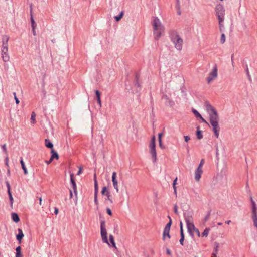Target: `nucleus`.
Instances as JSON below:
<instances>
[{
  "label": "nucleus",
  "instance_id": "obj_1",
  "mask_svg": "<svg viewBox=\"0 0 257 257\" xmlns=\"http://www.w3.org/2000/svg\"><path fill=\"white\" fill-rule=\"evenodd\" d=\"M204 106L209 115V121L213 128V131L216 138L219 136L220 127L218 124L219 117L216 109L210 103L206 101L204 103Z\"/></svg>",
  "mask_w": 257,
  "mask_h": 257
},
{
  "label": "nucleus",
  "instance_id": "obj_2",
  "mask_svg": "<svg viewBox=\"0 0 257 257\" xmlns=\"http://www.w3.org/2000/svg\"><path fill=\"white\" fill-rule=\"evenodd\" d=\"M100 234L102 241L103 243H107L110 247H113L116 249V246L114 241V237L112 235H109V241L107 238V232L105 228V222L104 220L101 221L100 222Z\"/></svg>",
  "mask_w": 257,
  "mask_h": 257
},
{
  "label": "nucleus",
  "instance_id": "obj_3",
  "mask_svg": "<svg viewBox=\"0 0 257 257\" xmlns=\"http://www.w3.org/2000/svg\"><path fill=\"white\" fill-rule=\"evenodd\" d=\"M170 37L172 42L175 45V47L178 50H182L183 41L177 31L172 30L170 32Z\"/></svg>",
  "mask_w": 257,
  "mask_h": 257
},
{
  "label": "nucleus",
  "instance_id": "obj_4",
  "mask_svg": "<svg viewBox=\"0 0 257 257\" xmlns=\"http://www.w3.org/2000/svg\"><path fill=\"white\" fill-rule=\"evenodd\" d=\"M153 29L154 38L155 40H158L163 31V27L161 25L160 20L158 17H155L153 20Z\"/></svg>",
  "mask_w": 257,
  "mask_h": 257
},
{
  "label": "nucleus",
  "instance_id": "obj_5",
  "mask_svg": "<svg viewBox=\"0 0 257 257\" xmlns=\"http://www.w3.org/2000/svg\"><path fill=\"white\" fill-rule=\"evenodd\" d=\"M215 14L218 18L219 23L224 20L225 9L222 5L219 4L215 7Z\"/></svg>",
  "mask_w": 257,
  "mask_h": 257
},
{
  "label": "nucleus",
  "instance_id": "obj_6",
  "mask_svg": "<svg viewBox=\"0 0 257 257\" xmlns=\"http://www.w3.org/2000/svg\"><path fill=\"white\" fill-rule=\"evenodd\" d=\"M250 201L251 203V217L254 226L257 229V205L252 197L250 198Z\"/></svg>",
  "mask_w": 257,
  "mask_h": 257
},
{
  "label": "nucleus",
  "instance_id": "obj_7",
  "mask_svg": "<svg viewBox=\"0 0 257 257\" xmlns=\"http://www.w3.org/2000/svg\"><path fill=\"white\" fill-rule=\"evenodd\" d=\"M187 229L189 234L193 237L194 233H195L198 237L200 236V232L199 230L196 228L193 223H190L187 225Z\"/></svg>",
  "mask_w": 257,
  "mask_h": 257
},
{
  "label": "nucleus",
  "instance_id": "obj_8",
  "mask_svg": "<svg viewBox=\"0 0 257 257\" xmlns=\"http://www.w3.org/2000/svg\"><path fill=\"white\" fill-rule=\"evenodd\" d=\"M217 76V65H215L213 68L211 72L209 73V76L207 78V81L208 83H210L214 78Z\"/></svg>",
  "mask_w": 257,
  "mask_h": 257
},
{
  "label": "nucleus",
  "instance_id": "obj_9",
  "mask_svg": "<svg viewBox=\"0 0 257 257\" xmlns=\"http://www.w3.org/2000/svg\"><path fill=\"white\" fill-rule=\"evenodd\" d=\"M139 78V74L136 73L134 81V86L136 88V92H137L140 91L141 89V82L140 81Z\"/></svg>",
  "mask_w": 257,
  "mask_h": 257
},
{
  "label": "nucleus",
  "instance_id": "obj_10",
  "mask_svg": "<svg viewBox=\"0 0 257 257\" xmlns=\"http://www.w3.org/2000/svg\"><path fill=\"white\" fill-rule=\"evenodd\" d=\"M94 203L96 205H98V202L97 200V194L98 192V187L97 181L96 180V174H94Z\"/></svg>",
  "mask_w": 257,
  "mask_h": 257
},
{
  "label": "nucleus",
  "instance_id": "obj_11",
  "mask_svg": "<svg viewBox=\"0 0 257 257\" xmlns=\"http://www.w3.org/2000/svg\"><path fill=\"white\" fill-rule=\"evenodd\" d=\"M184 218L185 222L187 224V226L189 225L190 223H193L192 213L188 212L184 213Z\"/></svg>",
  "mask_w": 257,
  "mask_h": 257
},
{
  "label": "nucleus",
  "instance_id": "obj_12",
  "mask_svg": "<svg viewBox=\"0 0 257 257\" xmlns=\"http://www.w3.org/2000/svg\"><path fill=\"white\" fill-rule=\"evenodd\" d=\"M150 153L152 155L153 162L155 163L157 160L156 146H150Z\"/></svg>",
  "mask_w": 257,
  "mask_h": 257
},
{
  "label": "nucleus",
  "instance_id": "obj_13",
  "mask_svg": "<svg viewBox=\"0 0 257 257\" xmlns=\"http://www.w3.org/2000/svg\"><path fill=\"white\" fill-rule=\"evenodd\" d=\"M116 172H113L112 175V181L113 183V186L114 188V189H116V191L117 192H118L119 189H118V182L116 179Z\"/></svg>",
  "mask_w": 257,
  "mask_h": 257
},
{
  "label": "nucleus",
  "instance_id": "obj_14",
  "mask_svg": "<svg viewBox=\"0 0 257 257\" xmlns=\"http://www.w3.org/2000/svg\"><path fill=\"white\" fill-rule=\"evenodd\" d=\"M48 148L51 149V152L52 153L51 157L50 158V161H52L54 159H58L59 155L57 152L53 149V146H46Z\"/></svg>",
  "mask_w": 257,
  "mask_h": 257
},
{
  "label": "nucleus",
  "instance_id": "obj_15",
  "mask_svg": "<svg viewBox=\"0 0 257 257\" xmlns=\"http://www.w3.org/2000/svg\"><path fill=\"white\" fill-rule=\"evenodd\" d=\"M202 173V170H200L198 169L196 170L195 172V179L196 181L198 182L200 180Z\"/></svg>",
  "mask_w": 257,
  "mask_h": 257
},
{
  "label": "nucleus",
  "instance_id": "obj_16",
  "mask_svg": "<svg viewBox=\"0 0 257 257\" xmlns=\"http://www.w3.org/2000/svg\"><path fill=\"white\" fill-rule=\"evenodd\" d=\"M18 234L17 235L16 238L19 241V243H21V240L24 237V234L23 233V231L21 229L18 228Z\"/></svg>",
  "mask_w": 257,
  "mask_h": 257
},
{
  "label": "nucleus",
  "instance_id": "obj_17",
  "mask_svg": "<svg viewBox=\"0 0 257 257\" xmlns=\"http://www.w3.org/2000/svg\"><path fill=\"white\" fill-rule=\"evenodd\" d=\"M94 143L97 145H100L103 143L102 135H98L96 136Z\"/></svg>",
  "mask_w": 257,
  "mask_h": 257
},
{
  "label": "nucleus",
  "instance_id": "obj_18",
  "mask_svg": "<svg viewBox=\"0 0 257 257\" xmlns=\"http://www.w3.org/2000/svg\"><path fill=\"white\" fill-rule=\"evenodd\" d=\"M30 7L31 8V6H30ZM30 13H31V27L33 29H35L36 26H37V24L33 17V16H32V9L31 8V10H30Z\"/></svg>",
  "mask_w": 257,
  "mask_h": 257
},
{
  "label": "nucleus",
  "instance_id": "obj_19",
  "mask_svg": "<svg viewBox=\"0 0 257 257\" xmlns=\"http://www.w3.org/2000/svg\"><path fill=\"white\" fill-rule=\"evenodd\" d=\"M2 59H3V60L6 62H8L9 61V59H10V57L9 56V54H8V52H6V53H2Z\"/></svg>",
  "mask_w": 257,
  "mask_h": 257
},
{
  "label": "nucleus",
  "instance_id": "obj_20",
  "mask_svg": "<svg viewBox=\"0 0 257 257\" xmlns=\"http://www.w3.org/2000/svg\"><path fill=\"white\" fill-rule=\"evenodd\" d=\"M9 40V37L8 35H3L2 37V45H8V42Z\"/></svg>",
  "mask_w": 257,
  "mask_h": 257
},
{
  "label": "nucleus",
  "instance_id": "obj_21",
  "mask_svg": "<svg viewBox=\"0 0 257 257\" xmlns=\"http://www.w3.org/2000/svg\"><path fill=\"white\" fill-rule=\"evenodd\" d=\"M12 218L13 221L17 223L20 221L19 217L18 215V214L16 213H12L11 214Z\"/></svg>",
  "mask_w": 257,
  "mask_h": 257
},
{
  "label": "nucleus",
  "instance_id": "obj_22",
  "mask_svg": "<svg viewBox=\"0 0 257 257\" xmlns=\"http://www.w3.org/2000/svg\"><path fill=\"white\" fill-rule=\"evenodd\" d=\"M196 137L199 140H200L203 138L202 131L199 130V126H197V127Z\"/></svg>",
  "mask_w": 257,
  "mask_h": 257
},
{
  "label": "nucleus",
  "instance_id": "obj_23",
  "mask_svg": "<svg viewBox=\"0 0 257 257\" xmlns=\"http://www.w3.org/2000/svg\"><path fill=\"white\" fill-rule=\"evenodd\" d=\"M124 15V11H121L120 12L119 14L117 16H114V19L116 22H119L121 18L123 17Z\"/></svg>",
  "mask_w": 257,
  "mask_h": 257
},
{
  "label": "nucleus",
  "instance_id": "obj_24",
  "mask_svg": "<svg viewBox=\"0 0 257 257\" xmlns=\"http://www.w3.org/2000/svg\"><path fill=\"white\" fill-rule=\"evenodd\" d=\"M36 114L34 112H32L31 116V123L33 124L36 123Z\"/></svg>",
  "mask_w": 257,
  "mask_h": 257
},
{
  "label": "nucleus",
  "instance_id": "obj_25",
  "mask_svg": "<svg viewBox=\"0 0 257 257\" xmlns=\"http://www.w3.org/2000/svg\"><path fill=\"white\" fill-rule=\"evenodd\" d=\"M170 230L164 228L163 232V239H165V236H167L169 238H170V235L169 234Z\"/></svg>",
  "mask_w": 257,
  "mask_h": 257
},
{
  "label": "nucleus",
  "instance_id": "obj_26",
  "mask_svg": "<svg viewBox=\"0 0 257 257\" xmlns=\"http://www.w3.org/2000/svg\"><path fill=\"white\" fill-rule=\"evenodd\" d=\"M215 247L214 250L213 251V252L212 253L213 256H216L218 250V248H219V244L217 242H215Z\"/></svg>",
  "mask_w": 257,
  "mask_h": 257
},
{
  "label": "nucleus",
  "instance_id": "obj_27",
  "mask_svg": "<svg viewBox=\"0 0 257 257\" xmlns=\"http://www.w3.org/2000/svg\"><path fill=\"white\" fill-rule=\"evenodd\" d=\"M21 166H22V168L23 169V170H24V173L25 174H28V171H27V170L25 166V164H24V162L23 160V159H22L21 160Z\"/></svg>",
  "mask_w": 257,
  "mask_h": 257
},
{
  "label": "nucleus",
  "instance_id": "obj_28",
  "mask_svg": "<svg viewBox=\"0 0 257 257\" xmlns=\"http://www.w3.org/2000/svg\"><path fill=\"white\" fill-rule=\"evenodd\" d=\"M245 68V72H246V75L248 77V78L249 81L251 82V81H252L251 77L249 74V69H248V66L247 64H246Z\"/></svg>",
  "mask_w": 257,
  "mask_h": 257
},
{
  "label": "nucleus",
  "instance_id": "obj_29",
  "mask_svg": "<svg viewBox=\"0 0 257 257\" xmlns=\"http://www.w3.org/2000/svg\"><path fill=\"white\" fill-rule=\"evenodd\" d=\"M192 111L197 118L201 117V115L196 109L193 108Z\"/></svg>",
  "mask_w": 257,
  "mask_h": 257
},
{
  "label": "nucleus",
  "instance_id": "obj_30",
  "mask_svg": "<svg viewBox=\"0 0 257 257\" xmlns=\"http://www.w3.org/2000/svg\"><path fill=\"white\" fill-rule=\"evenodd\" d=\"M209 231L210 229L209 228H205L203 232L202 233V236L207 237L208 235Z\"/></svg>",
  "mask_w": 257,
  "mask_h": 257
},
{
  "label": "nucleus",
  "instance_id": "obj_31",
  "mask_svg": "<svg viewBox=\"0 0 257 257\" xmlns=\"http://www.w3.org/2000/svg\"><path fill=\"white\" fill-rule=\"evenodd\" d=\"M8 51V45H2L1 48V53H6Z\"/></svg>",
  "mask_w": 257,
  "mask_h": 257
},
{
  "label": "nucleus",
  "instance_id": "obj_32",
  "mask_svg": "<svg viewBox=\"0 0 257 257\" xmlns=\"http://www.w3.org/2000/svg\"><path fill=\"white\" fill-rule=\"evenodd\" d=\"M106 196H107V199L106 200H108L110 201L111 203H113L112 200L111 198V195L109 191H107L106 193Z\"/></svg>",
  "mask_w": 257,
  "mask_h": 257
},
{
  "label": "nucleus",
  "instance_id": "obj_33",
  "mask_svg": "<svg viewBox=\"0 0 257 257\" xmlns=\"http://www.w3.org/2000/svg\"><path fill=\"white\" fill-rule=\"evenodd\" d=\"M149 145H156V137L155 136H152V137L150 140Z\"/></svg>",
  "mask_w": 257,
  "mask_h": 257
},
{
  "label": "nucleus",
  "instance_id": "obj_34",
  "mask_svg": "<svg viewBox=\"0 0 257 257\" xmlns=\"http://www.w3.org/2000/svg\"><path fill=\"white\" fill-rule=\"evenodd\" d=\"M163 135L162 133H159L158 134V142L159 145H162V136Z\"/></svg>",
  "mask_w": 257,
  "mask_h": 257
},
{
  "label": "nucleus",
  "instance_id": "obj_35",
  "mask_svg": "<svg viewBox=\"0 0 257 257\" xmlns=\"http://www.w3.org/2000/svg\"><path fill=\"white\" fill-rule=\"evenodd\" d=\"M225 42V35L224 33H222L220 38V43L221 44L224 43Z\"/></svg>",
  "mask_w": 257,
  "mask_h": 257
},
{
  "label": "nucleus",
  "instance_id": "obj_36",
  "mask_svg": "<svg viewBox=\"0 0 257 257\" xmlns=\"http://www.w3.org/2000/svg\"><path fill=\"white\" fill-rule=\"evenodd\" d=\"M8 195H9V197L11 205H12L13 202V198L12 197V195L11 192H8Z\"/></svg>",
  "mask_w": 257,
  "mask_h": 257
},
{
  "label": "nucleus",
  "instance_id": "obj_37",
  "mask_svg": "<svg viewBox=\"0 0 257 257\" xmlns=\"http://www.w3.org/2000/svg\"><path fill=\"white\" fill-rule=\"evenodd\" d=\"M171 225H172V220L170 219V220H169V222L166 224L165 228L167 229L168 230H170V227L171 226Z\"/></svg>",
  "mask_w": 257,
  "mask_h": 257
},
{
  "label": "nucleus",
  "instance_id": "obj_38",
  "mask_svg": "<svg viewBox=\"0 0 257 257\" xmlns=\"http://www.w3.org/2000/svg\"><path fill=\"white\" fill-rule=\"evenodd\" d=\"M204 163V160L203 159H202L201 160L200 163L199 165V166L198 167V168L197 169L202 170V166L203 165Z\"/></svg>",
  "mask_w": 257,
  "mask_h": 257
},
{
  "label": "nucleus",
  "instance_id": "obj_39",
  "mask_svg": "<svg viewBox=\"0 0 257 257\" xmlns=\"http://www.w3.org/2000/svg\"><path fill=\"white\" fill-rule=\"evenodd\" d=\"M70 182H71V184H75V181L74 179V175L73 174H70Z\"/></svg>",
  "mask_w": 257,
  "mask_h": 257
},
{
  "label": "nucleus",
  "instance_id": "obj_40",
  "mask_svg": "<svg viewBox=\"0 0 257 257\" xmlns=\"http://www.w3.org/2000/svg\"><path fill=\"white\" fill-rule=\"evenodd\" d=\"M107 192V187L104 186L102 188V190L101 191V194L103 195H106V193Z\"/></svg>",
  "mask_w": 257,
  "mask_h": 257
},
{
  "label": "nucleus",
  "instance_id": "obj_41",
  "mask_svg": "<svg viewBox=\"0 0 257 257\" xmlns=\"http://www.w3.org/2000/svg\"><path fill=\"white\" fill-rule=\"evenodd\" d=\"M95 93L96 99L100 98V96H101L100 92L98 90H95Z\"/></svg>",
  "mask_w": 257,
  "mask_h": 257
},
{
  "label": "nucleus",
  "instance_id": "obj_42",
  "mask_svg": "<svg viewBox=\"0 0 257 257\" xmlns=\"http://www.w3.org/2000/svg\"><path fill=\"white\" fill-rule=\"evenodd\" d=\"M13 95H14V99L15 100V102H16V103L17 104H18L20 102L18 98H17V97L16 96V92H14L13 93Z\"/></svg>",
  "mask_w": 257,
  "mask_h": 257
},
{
  "label": "nucleus",
  "instance_id": "obj_43",
  "mask_svg": "<svg viewBox=\"0 0 257 257\" xmlns=\"http://www.w3.org/2000/svg\"><path fill=\"white\" fill-rule=\"evenodd\" d=\"M223 22H220V23H219V30L220 32H222L223 30L224 29V25L222 24Z\"/></svg>",
  "mask_w": 257,
  "mask_h": 257
},
{
  "label": "nucleus",
  "instance_id": "obj_44",
  "mask_svg": "<svg viewBox=\"0 0 257 257\" xmlns=\"http://www.w3.org/2000/svg\"><path fill=\"white\" fill-rule=\"evenodd\" d=\"M6 184L8 189V192H11V186L8 181L6 182Z\"/></svg>",
  "mask_w": 257,
  "mask_h": 257
},
{
  "label": "nucleus",
  "instance_id": "obj_45",
  "mask_svg": "<svg viewBox=\"0 0 257 257\" xmlns=\"http://www.w3.org/2000/svg\"><path fill=\"white\" fill-rule=\"evenodd\" d=\"M210 211H209L208 212V214H207V215L204 218V222L207 221V220L209 219V218L210 217Z\"/></svg>",
  "mask_w": 257,
  "mask_h": 257
},
{
  "label": "nucleus",
  "instance_id": "obj_46",
  "mask_svg": "<svg viewBox=\"0 0 257 257\" xmlns=\"http://www.w3.org/2000/svg\"><path fill=\"white\" fill-rule=\"evenodd\" d=\"M45 145H53L52 143L48 139L45 140Z\"/></svg>",
  "mask_w": 257,
  "mask_h": 257
},
{
  "label": "nucleus",
  "instance_id": "obj_47",
  "mask_svg": "<svg viewBox=\"0 0 257 257\" xmlns=\"http://www.w3.org/2000/svg\"><path fill=\"white\" fill-rule=\"evenodd\" d=\"M174 212L176 215H178V207L176 204L174 206Z\"/></svg>",
  "mask_w": 257,
  "mask_h": 257
},
{
  "label": "nucleus",
  "instance_id": "obj_48",
  "mask_svg": "<svg viewBox=\"0 0 257 257\" xmlns=\"http://www.w3.org/2000/svg\"><path fill=\"white\" fill-rule=\"evenodd\" d=\"M176 8L177 9H180V5L179 0H176Z\"/></svg>",
  "mask_w": 257,
  "mask_h": 257
},
{
  "label": "nucleus",
  "instance_id": "obj_49",
  "mask_svg": "<svg viewBox=\"0 0 257 257\" xmlns=\"http://www.w3.org/2000/svg\"><path fill=\"white\" fill-rule=\"evenodd\" d=\"M177 178L176 177L173 182V188H177L176 187V184H177Z\"/></svg>",
  "mask_w": 257,
  "mask_h": 257
},
{
  "label": "nucleus",
  "instance_id": "obj_50",
  "mask_svg": "<svg viewBox=\"0 0 257 257\" xmlns=\"http://www.w3.org/2000/svg\"><path fill=\"white\" fill-rule=\"evenodd\" d=\"M106 212L109 215L111 216L112 215V211L110 208H107Z\"/></svg>",
  "mask_w": 257,
  "mask_h": 257
},
{
  "label": "nucleus",
  "instance_id": "obj_51",
  "mask_svg": "<svg viewBox=\"0 0 257 257\" xmlns=\"http://www.w3.org/2000/svg\"><path fill=\"white\" fill-rule=\"evenodd\" d=\"M184 240V236H181V238L180 239V243L182 245H183Z\"/></svg>",
  "mask_w": 257,
  "mask_h": 257
},
{
  "label": "nucleus",
  "instance_id": "obj_52",
  "mask_svg": "<svg viewBox=\"0 0 257 257\" xmlns=\"http://www.w3.org/2000/svg\"><path fill=\"white\" fill-rule=\"evenodd\" d=\"M199 118L203 122H204L208 125V123L207 122V121L202 116L201 117H199Z\"/></svg>",
  "mask_w": 257,
  "mask_h": 257
},
{
  "label": "nucleus",
  "instance_id": "obj_53",
  "mask_svg": "<svg viewBox=\"0 0 257 257\" xmlns=\"http://www.w3.org/2000/svg\"><path fill=\"white\" fill-rule=\"evenodd\" d=\"M190 139V138L189 136H184V140L186 142H187Z\"/></svg>",
  "mask_w": 257,
  "mask_h": 257
},
{
  "label": "nucleus",
  "instance_id": "obj_54",
  "mask_svg": "<svg viewBox=\"0 0 257 257\" xmlns=\"http://www.w3.org/2000/svg\"><path fill=\"white\" fill-rule=\"evenodd\" d=\"M16 257H22V255L21 252H18L16 253Z\"/></svg>",
  "mask_w": 257,
  "mask_h": 257
},
{
  "label": "nucleus",
  "instance_id": "obj_55",
  "mask_svg": "<svg viewBox=\"0 0 257 257\" xmlns=\"http://www.w3.org/2000/svg\"><path fill=\"white\" fill-rule=\"evenodd\" d=\"M21 247L20 246H18L16 249V252H21Z\"/></svg>",
  "mask_w": 257,
  "mask_h": 257
},
{
  "label": "nucleus",
  "instance_id": "obj_56",
  "mask_svg": "<svg viewBox=\"0 0 257 257\" xmlns=\"http://www.w3.org/2000/svg\"><path fill=\"white\" fill-rule=\"evenodd\" d=\"M82 167H79V171H78V173H77V175H79L81 174V173H82Z\"/></svg>",
  "mask_w": 257,
  "mask_h": 257
},
{
  "label": "nucleus",
  "instance_id": "obj_57",
  "mask_svg": "<svg viewBox=\"0 0 257 257\" xmlns=\"http://www.w3.org/2000/svg\"><path fill=\"white\" fill-rule=\"evenodd\" d=\"M180 235H181V236H184V234L183 233V229L182 227H181V228L180 229Z\"/></svg>",
  "mask_w": 257,
  "mask_h": 257
},
{
  "label": "nucleus",
  "instance_id": "obj_58",
  "mask_svg": "<svg viewBox=\"0 0 257 257\" xmlns=\"http://www.w3.org/2000/svg\"><path fill=\"white\" fill-rule=\"evenodd\" d=\"M96 99H97V101L98 103L99 104L100 106L101 107V98H100L99 99L97 98Z\"/></svg>",
  "mask_w": 257,
  "mask_h": 257
},
{
  "label": "nucleus",
  "instance_id": "obj_59",
  "mask_svg": "<svg viewBox=\"0 0 257 257\" xmlns=\"http://www.w3.org/2000/svg\"><path fill=\"white\" fill-rule=\"evenodd\" d=\"M5 164H6V165L8 166V156H7L5 158Z\"/></svg>",
  "mask_w": 257,
  "mask_h": 257
},
{
  "label": "nucleus",
  "instance_id": "obj_60",
  "mask_svg": "<svg viewBox=\"0 0 257 257\" xmlns=\"http://www.w3.org/2000/svg\"><path fill=\"white\" fill-rule=\"evenodd\" d=\"M73 190L74 193L75 194V197L76 198H77V188L76 189H73Z\"/></svg>",
  "mask_w": 257,
  "mask_h": 257
},
{
  "label": "nucleus",
  "instance_id": "obj_61",
  "mask_svg": "<svg viewBox=\"0 0 257 257\" xmlns=\"http://www.w3.org/2000/svg\"><path fill=\"white\" fill-rule=\"evenodd\" d=\"M70 144H72V143H75V139H70V141H69V142Z\"/></svg>",
  "mask_w": 257,
  "mask_h": 257
},
{
  "label": "nucleus",
  "instance_id": "obj_62",
  "mask_svg": "<svg viewBox=\"0 0 257 257\" xmlns=\"http://www.w3.org/2000/svg\"><path fill=\"white\" fill-rule=\"evenodd\" d=\"M59 212V210L57 208H55L54 213L57 215Z\"/></svg>",
  "mask_w": 257,
  "mask_h": 257
},
{
  "label": "nucleus",
  "instance_id": "obj_63",
  "mask_svg": "<svg viewBox=\"0 0 257 257\" xmlns=\"http://www.w3.org/2000/svg\"><path fill=\"white\" fill-rule=\"evenodd\" d=\"M174 189V194L175 195L176 197H177V188H173Z\"/></svg>",
  "mask_w": 257,
  "mask_h": 257
},
{
  "label": "nucleus",
  "instance_id": "obj_64",
  "mask_svg": "<svg viewBox=\"0 0 257 257\" xmlns=\"http://www.w3.org/2000/svg\"><path fill=\"white\" fill-rule=\"evenodd\" d=\"M166 252H167V254H168V255H170L171 254V251L168 248L166 249Z\"/></svg>",
  "mask_w": 257,
  "mask_h": 257
}]
</instances>
